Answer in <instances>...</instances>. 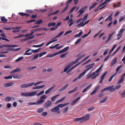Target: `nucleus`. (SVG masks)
Instances as JSON below:
<instances>
[{"instance_id":"nucleus-2","label":"nucleus","mask_w":125,"mask_h":125,"mask_svg":"<svg viewBox=\"0 0 125 125\" xmlns=\"http://www.w3.org/2000/svg\"><path fill=\"white\" fill-rule=\"evenodd\" d=\"M34 83H24L21 85L20 87L22 88L29 87L33 86Z\"/></svg>"},{"instance_id":"nucleus-39","label":"nucleus","mask_w":125,"mask_h":125,"mask_svg":"<svg viewBox=\"0 0 125 125\" xmlns=\"http://www.w3.org/2000/svg\"><path fill=\"white\" fill-rule=\"evenodd\" d=\"M21 95L22 96H29V93H23L21 94Z\"/></svg>"},{"instance_id":"nucleus-42","label":"nucleus","mask_w":125,"mask_h":125,"mask_svg":"<svg viewBox=\"0 0 125 125\" xmlns=\"http://www.w3.org/2000/svg\"><path fill=\"white\" fill-rule=\"evenodd\" d=\"M1 20L3 22H6L8 21L4 17H2L1 18Z\"/></svg>"},{"instance_id":"nucleus-41","label":"nucleus","mask_w":125,"mask_h":125,"mask_svg":"<svg viewBox=\"0 0 125 125\" xmlns=\"http://www.w3.org/2000/svg\"><path fill=\"white\" fill-rule=\"evenodd\" d=\"M70 65H67L64 69L63 70V72H65L67 71L69 68L70 67Z\"/></svg>"},{"instance_id":"nucleus-17","label":"nucleus","mask_w":125,"mask_h":125,"mask_svg":"<svg viewBox=\"0 0 125 125\" xmlns=\"http://www.w3.org/2000/svg\"><path fill=\"white\" fill-rule=\"evenodd\" d=\"M69 104V103H64V104H59L58 105V106L59 108H62L64 106H65L68 105Z\"/></svg>"},{"instance_id":"nucleus-5","label":"nucleus","mask_w":125,"mask_h":125,"mask_svg":"<svg viewBox=\"0 0 125 125\" xmlns=\"http://www.w3.org/2000/svg\"><path fill=\"white\" fill-rule=\"evenodd\" d=\"M107 73V72H106L104 73L100 77V80L99 81V83H103V80L106 74Z\"/></svg>"},{"instance_id":"nucleus-43","label":"nucleus","mask_w":125,"mask_h":125,"mask_svg":"<svg viewBox=\"0 0 125 125\" xmlns=\"http://www.w3.org/2000/svg\"><path fill=\"white\" fill-rule=\"evenodd\" d=\"M43 110L44 109L43 108H40L38 110H37V111L38 113H40L43 111Z\"/></svg>"},{"instance_id":"nucleus-15","label":"nucleus","mask_w":125,"mask_h":125,"mask_svg":"<svg viewBox=\"0 0 125 125\" xmlns=\"http://www.w3.org/2000/svg\"><path fill=\"white\" fill-rule=\"evenodd\" d=\"M52 102L50 100L47 101L45 104V106L46 107H48L50 106Z\"/></svg>"},{"instance_id":"nucleus-38","label":"nucleus","mask_w":125,"mask_h":125,"mask_svg":"<svg viewBox=\"0 0 125 125\" xmlns=\"http://www.w3.org/2000/svg\"><path fill=\"white\" fill-rule=\"evenodd\" d=\"M24 59V57L23 56L22 57H19L18 59L16 60L15 61L16 62H18L21 60L22 59Z\"/></svg>"},{"instance_id":"nucleus-22","label":"nucleus","mask_w":125,"mask_h":125,"mask_svg":"<svg viewBox=\"0 0 125 125\" xmlns=\"http://www.w3.org/2000/svg\"><path fill=\"white\" fill-rule=\"evenodd\" d=\"M103 66V64L101 65V66L94 72L95 73V74L96 73H98L101 70H102Z\"/></svg>"},{"instance_id":"nucleus-59","label":"nucleus","mask_w":125,"mask_h":125,"mask_svg":"<svg viewBox=\"0 0 125 125\" xmlns=\"http://www.w3.org/2000/svg\"><path fill=\"white\" fill-rule=\"evenodd\" d=\"M4 47H5L8 48H11V45L10 44H5L4 45Z\"/></svg>"},{"instance_id":"nucleus-24","label":"nucleus","mask_w":125,"mask_h":125,"mask_svg":"<svg viewBox=\"0 0 125 125\" xmlns=\"http://www.w3.org/2000/svg\"><path fill=\"white\" fill-rule=\"evenodd\" d=\"M69 85L68 84H67L66 85L63 86L62 88L60 89V90L61 91H63L65 89H66L68 87Z\"/></svg>"},{"instance_id":"nucleus-13","label":"nucleus","mask_w":125,"mask_h":125,"mask_svg":"<svg viewBox=\"0 0 125 125\" xmlns=\"http://www.w3.org/2000/svg\"><path fill=\"white\" fill-rule=\"evenodd\" d=\"M114 33H112L111 34H109V37L106 41H105V43H106L108 42L111 40L112 38V36L113 35Z\"/></svg>"},{"instance_id":"nucleus-61","label":"nucleus","mask_w":125,"mask_h":125,"mask_svg":"<svg viewBox=\"0 0 125 125\" xmlns=\"http://www.w3.org/2000/svg\"><path fill=\"white\" fill-rule=\"evenodd\" d=\"M12 31V32L13 33H17L19 32L20 31L18 29H15Z\"/></svg>"},{"instance_id":"nucleus-6","label":"nucleus","mask_w":125,"mask_h":125,"mask_svg":"<svg viewBox=\"0 0 125 125\" xmlns=\"http://www.w3.org/2000/svg\"><path fill=\"white\" fill-rule=\"evenodd\" d=\"M90 117L89 114H87L85 115L83 117H82V122H83L88 120Z\"/></svg>"},{"instance_id":"nucleus-33","label":"nucleus","mask_w":125,"mask_h":125,"mask_svg":"<svg viewBox=\"0 0 125 125\" xmlns=\"http://www.w3.org/2000/svg\"><path fill=\"white\" fill-rule=\"evenodd\" d=\"M88 15L87 14L85 16L83 17V18L82 19V21L84 22L86 20L87 18V17Z\"/></svg>"},{"instance_id":"nucleus-63","label":"nucleus","mask_w":125,"mask_h":125,"mask_svg":"<svg viewBox=\"0 0 125 125\" xmlns=\"http://www.w3.org/2000/svg\"><path fill=\"white\" fill-rule=\"evenodd\" d=\"M39 56V54H37L36 55H35L33 57V60H35L36 59H37Z\"/></svg>"},{"instance_id":"nucleus-35","label":"nucleus","mask_w":125,"mask_h":125,"mask_svg":"<svg viewBox=\"0 0 125 125\" xmlns=\"http://www.w3.org/2000/svg\"><path fill=\"white\" fill-rule=\"evenodd\" d=\"M97 3H95L93 4L92 5L91 7L89 9V10H90L91 9H93L96 5Z\"/></svg>"},{"instance_id":"nucleus-11","label":"nucleus","mask_w":125,"mask_h":125,"mask_svg":"<svg viewBox=\"0 0 125 125\" xmlns=\"http://www.w3.org/2000/svg\"><path fill=\"white\" fill-rule=\"evenodd\" d=\"M69 48V46H67L64 48L63 49L60 50V51H59L60 54L62 53H63L66 51H67L68 50Z\"/></svg>"},{"instance_id":"nucleus-58","label":"nucleus","mask_w":125,"mask_h":125,"mask_svg":"<svg viewBox=\"0 0 125 125\" xmlns=\"http://www.w3.org/2000/svg\"><path fill=\"white\" fill-rule=\"evenodd\" d=\"M109 87H106L105 88H104L101 91V92H103L104 91L107 90H109Z\"/></svg>"},{"instance_id":"nucleus-57","label":"nucleus","mask_w":125,"mask_h":125,"mask_svg":"<svg viewBox=\"0 0 125 125\" xmlns=\"http://www.w3.org/2000/svg\"><path fill=\"white\" fill-rule=\"evenodd\" d=\"M115 74H114L112 75L109 79L108 81L109 82H110L112 80L113 78L115 76Z\"/></svg>"},{"instance_id":"nucleus-52","label":"nucleus","mask_w":125,"mask_h":125,"mask_svg":"<svg viewBox=\"0 0 125 125\" xmlns=\"http://www.w3.org/2000/svg\"><path fill=\"white\" fill-rule=\"evenodd\" d=\"M13 28H14V27H4L3 28V29L6 30H10L11 29L13 30Z\"/></svg>"},{"instance_id":"nucleus-36","label":"nucleus","mask_w":125,"mask_h":125,"mask_svg":"<svg viewBox=\"0 0 125 125\" xmlns=\"http://www.w3.org/2000/svg\"><path fill=\"white\" fill-rule=\"evenodd\" d=\"M13 78H14L20 79V78L19 77V75L18 74H13L12 75Z\"/></svg>"},{"instance_id":"nucleus-60","label":"nucleus","mask_w":125,"mask_h":125,"mask_svg":"<svg viewBox=\"0 0 125 125\" xmlns=\"http://www.w3.org/2000/svg\"><path fill=\"white\" fill-rule=\"evenodd\" d=\"M81 40V38H80L78 39L75 42V44H77L79 43Z\"/></svg>"},{"instance_id":"nucleus-12","label":"nucleus","mask_w":125,"mask_h":125,"mask_svg":"<svg viewBox=\"0 0 125 125\" xmlns=\"http://www.w3.org/2000/svg\"><path fill=\"white\" fill-rule=\"evenodd\" d=\"M13 84V82H11L6 83L4 85V86L5 87H7L12 86Z\"/></svg>"},{"instance_id":"nucleus-9","label":"nucleus","mask_w":125,"mask_h":125,"mask_svg":"<svg viewBox=\"0 0 125 125\" xmlns=\"http://www.w3.org/2000/svg\"><path fill=\"white\" fill-rule=\"evenodd\" d=\"M113 15V13H110L108 15V16L107 19H106L105 20V21H112V16Z\"/></svg>"},{"instance_id":"nucleus-49","label":"nucleus","mask_w":125,"mask_h":125,"mask_svg":"<svg viewBox=\"0 0 125 125\" xmlns=\"http://www.w3.org/2000/svg\"><path fill=\"white\" fill-rule=\"evenodd\" d=\"M124 79V78H123L121 77V78L119 80L117 84H119L121 83L123 81Z\"/></svg>"},{"instance_id":"nucleus-48","label":"nucleus","mask_w":125,"mask_h":125,"mask_svg":"<svg viewBox=\"0 0 125 125\" xmlns=\"http://www.w3.org/2000/svg\"><path fill=\"white\" fill-rule=\"evenodd\" d=\"M85 56V54H83L81 55L77 59L79 61L83 57Z\"/></svg>"},{"instance_id":"nucleus-56","label":"nucleus","mask_w":125,"mask_h":125,"mask_svg":"<svg viewBox=\"0 0 125 125\" xmlns=\"http://www.w3.org/2000/svg\"><path fill=\"white\" fill-rule=\"evenodd\" d=\"M72 32V31L71 30H69L66 31L64 34V35L65 36Z\"/></svg>"},{"instance_id":"nucleus-18","label":"nucleus","mask_w":125,"mask_h":125,"mask_svg":"<svg viewBox=\"0 0 125 125\" xmlns=\"http://www.w3.org/2000/svg\"><path fill=\"white\" fill-rule=\"evenodd\" d=\"M68 23H70L68 25L69 27H70L74 23V22L73 21V20L72 19H71L69 20L68 21Z\"/></svg>"},{"instance_id":"nucleus-64","label":"nucleus","mask_w":125,"mask_h":125,"mask_svg":"<svg viewBox=\"0 0 125 125\" xmlns=\"http://www.w3.org/2000/svg\"><path fill=\"white\" fill-rule=\"evenodd\" d=\"M121 96L123 97H125V90L121 94Z\"/></svg>"},{"instance_id":"nucleus-26","label":"nucleus","mask_w":125,"mask_h":125,"mask_svg":"<svg viewBox=\"0 0 125 125\" xmlns=\"http://www.w3.org/2000/svg\"><path fill=\"white\" fill-rule=\"evenodd\" d=\"M56 24V23L54 22H51L48 24V26L50 27L51 26H54Z\"/></svg>"},{"instance_id":"nucleus-28","label":"nucleus","mask_w":125,"mask_h":125,"mask_svg":"<svg viewBox=\"0 0 125 125\" xmlns=\"http://www.w3.org/2000/svg\"><path fill=\"white\" fill-rule=\"evenodd\" d=\"M45 101V100H43L42 99H41L38 101H37L36 102L37 104H38L42 103Z\"/></svg>"},{"instance_id":"nucleus-37","label":"nucleus","mask_w":125,"mask_h":125,"mask_svg":"<svg viewBox=\"0 0 125 125\" xmlns=\"http://www.w3.org/2000/svg\"><path fill=\"white\" fill-rule=\"evenodd\" d=\"M41 49V48H40L38 49H36V50H31V52L33 53H35L36 52H38L39 51H40Z\"/></svg>"},{"instance_id":"nucleus-32","label":"nucleus","mask_w":125,"mask_h":125,"mask_svg":"<svg viewBox=\"0 0 125 125\" xmlns=\"http://www.w3.org/2000/svg\"><path fill=\"white\" fill-rule=\"evenodd\" d=\"M43 22L42 20L41 19L39 20L36 21L35 23L36 24H39L42 23Z\"/></svg>"},{"instance_id":"nucleus-44","label":"nucleus","mask_w":125,"mask_h":125,"mask_svg":"<svg viewBox=\"0 0 125 125\" xmlns=\"http://www.w3.org/2000/svg\"><path fill=\"white\" fill-rule=\"evenodd\" d=\"M123 66V65H122L118 67H117V68H116V72L117 73L120 70L121 68Z\"/></svg>"},{"instance_id":"nucleus-8","label":"nucleus","mask_w":125,"mask_h":125,"mask_svg":"<svg viewBox=\"0 0 125 125\" xmlns=\"http://www.w3.org/2000/svg\"><path fill=\"white\" fill-rule=\"evenodd\" d=\"M60 54V53L59 52H58L54 53L52 54H48L46 56V57L51 58L55 56Z\"/></svg>"},{"instance_id":"nucleus-54","label":"nucleus","mask_w":125,"mask_h":125,"mask_svg":"<svg viewBox=\"0 0 125 125\" xmlns=\"http://www.w3.org/2000/svg\"><path fill=\"white\" fill-rule=\"evenodd\" d=\"M28 104L30 105H37V103L36 102H29L28 103Z\"/></svg>"},{"instance_id":"nucleus-62","label":"nucleus","mask_w":125,"mask_h":125,"mask_svg":"<svg viewBox=\"0 0 125 125\" xmlns=\"http://www.w3.org/2000/svg\"><path fill=\"white\" fill-rule=\"evenodd\" d=\"M46 98V97L45 95H42L40 99L43 100V99H45Z\"/></svg>"},{"instance_id":"nucleus-16","label":"nucleus","mask_w":125,"mask_h":125,"mask_svg":"<svg viewBox=\"0 0 125 125\" xmlns=\"http://www.w3.org/2000/svg\"><path fill=\"white\" fill-rule=\"evenodd\" d=\"M59 110V108L58 106H56L53 108L51 109V111L53 112H57Z\"/></svg>"},{"instance_id":"nucleus-53","label":"nucleus","mask_w":125,"mask_h":125,"mask_svg":"<svg viewBox=\"0 0 125 125\" xmlns=\"http://www.w3.org/2000/svg\"><path fill=\"white\" fill-rule=\"evenodd\" d=\"M79 61L77 59H76L75 60L72 62H71V64H75L77 62H78Z\"/></svg>"},{"instance_id":"nucleus-29","label":"nucleus","mask_w":125,"mask_h":125,"mask_svg":"<svg viewBox=\"0 0 125 125\" xmlns=\"http://www.w3.org/2000/svg\"><path fill=\"white\" fill-rule=\"evenodd\" d=\"M108 87H109V90H110V92H113L115 91V87H113V86H110Z\"/></svg>"},{"instance_id":"nucleus-1","label":"nucleus","mask_w":125,"mask_h":125,"mask_svg":"<svg viewBox=\"0 0 125 125\" xmlns=\"http://www.w3.org/2000/svg\"><path fill=\"white\" fill-rule=\"evenodd\" d=\"M113 0H105L104 2L101 3L99 6V10H101L105 7L107 5V2Z\"/></svg>"},{"instance_id":"nucleus-3","label":"nucleus","mask_w":125,"mask_h":125,"mask_svg":"<svg viewBox=\"0 0 125 125\" xmlns=\"http://www.w3.org/2000/svg\"><path fill=\"white\" fill-rule=\"evenodd\" d=\"M95 64V63H92L91 64H90L88 65H87L85 67V68H87L85 70L86 71V72H87L88 71H89V70H90L91 69L93 68V66Z\"/></svg>"},{"instance_id":"nucleus-23","label":"nucleus","mask_w":125,"mask_h":125,"mask_svg":"<svg viewBox=\"0 0 125 125\" xmlns=\"http://www.w3.org/2000/svg\"><path fill=\"white\" fill-rule=\"evenodd\" d=\"M86 73V72L85 70L83 72L79 75V76H78V78L79 79L81 78Z\"/></svg>"},{"instance_id":"nucleus-7","label":"nucleus","mask_w":125,"mask_h":125,"mask_svg":"<svg viewBox=\"0 0 125 125\" xmlns=\"http://www.w3.org/2000/svg\"><path fill=\"white\" fill-rule=\"evenodd\" d=\"M84 7L82 8L81 9H80L77 12V13H79V14L78 15L77 17L78 18L80 17L82 14H83L84 12V11L83 10L84 8Z\"/></svg>"},{"instance_id":"nucleus-50","label":"nucleus","mask_w":125,"mask_h":125,"mask_svg":"<svg viewBox=\"0 0 125 125\" xmlns=\"http://www.w3.org/2000/svg\"><path fill=\"white\" fill-rule=\"evenodd\" d=\"M76 6L73 7L71 9V10L69 12V13H71L76 8Z\"/></svg>"},{"instance_id":"nucleus-20","label":"nucleus","mask_w":125,"mask_h":125,"mask_svg":"<svg viewBox=\"0 0 125 125\" xmlns=\"http://www.w3.org/2000/svg\"><path fill=\"white\" fill-rule=\"evenodd\" d=\"M31 50V49H29L25 52V53L24 54V55H30L32 54L31 52L28 53V52L30 51Z\"/></svg>"},{"instance_id":"nucleus-4","label":"nucleus","mask_w":125,"mask_h":125,"mask_svg":"<svg viewBox=\"0 0 125 125\" xmlns=\"http://www.w3.org/2000/svg\"><path fill=\"white\" fill-rule=\"evenodd\" d=\"M125 30V29H122L120 30L118 32V33L117 35V36L118 38L117 39V40H119L121 37H122L121 35L122 34L123 32Z\"/></svg>"},{"instance_id":"nucleus-40","label":"nucleus","mask_w":125,"mask_h":125,"mask_svg":"<svg viewBox=\"0 0 125 125\" xmlns=\"http://www.w3.org/2000/svg\"><path fill=\"white\" fill-rule=\"evenodd\" d=\"M11 98L10 97H7L5 98V100L7 102H9L11 99Z\"/></svg>"},{"instance_id":"nucleus-46","label":"nucleus","mask_w":125,"mask_h":125,"mask_svg":"<svg viewBox=\"0 0 125 125\" xmlns=\"http://www.w3.org/2000/svg\"><path fill=\"white\" fill-rule=\"evenodd\" d=\"M81 120V122H82V117L76 118L74 119V121L75 122H76Z\"/></svg>"},{"instance_id":"nucleus-30","label":"nucleus","mask_w":125,"mask_h":125,"mask_svg":"<svg viewBox=\"0 0 125 125\" xmlns=\"http://www.w3.org/2000/svg\"><path fill=\"white\" fill-rule=\"evenodd\" d=\"M60 95V94H58V95H56L53 97H52L51 98V100L53 102L54 101L56 98L58 97Z\"/></svg>"},{"instance_id":"nucleus-14","label":"nucleus","mask_w":125,"mask_h":125,"mask_svg":"<svg viewBox=\"0 0 125 125\" xmlns=\"http://www.w3.org/2000/svg\"><path fill=\"white\" fill-rule=\"evenodd\" d=\"M81 63V62H79L78 63H77V64H76L74 66H73L66 73H68L71 70H72L73 69L75 68H76V67L77 66H78Z\"/></svg>"},{"instance_id":"nucleus-27","label":"nucleus","mask_w":125,"mask_h":125,"mask_svg":"<svg viewBox=\"0 0 125 125\" xmlns=\"http://www.w3.org/2000/svg\"><path fill=\"white\" fill-rule=\"evenodd\" d=\"M21 71V69L19 68H17L16 69L13 70L11 72V73H13L18 72H20Z\"/></svg>"},{"instance_id":"nucleus-47","label":"nucleus","mask_w":125,"mask_h":125,"mask_svg":"<svg viewBox=\"0 0 125 125\" xmlns=\"http://www.w3.org/2000/svg\"><path fill=\"white\" fill-rule=\"evenodd\" d=\"M42 31L41 28H38L35 29L31 30V31H34V32H36L37 31Z\"/></svg>"},{"instance_id":"nucleus-21","label":"nucleus","mask_w":125,"mask_h":125,"mask_svg":"<svg viewBox=\"0 0 125 125\" xmlns=\"http://www.w3.org/2000/svg\"><path fill=\"white\" fill-rule=\"evenodd\" d=\"M117 58L116 57L113 60L112 62H111V65L110 66H111L115 64L117 62Z\"/></svg>"},{"instance_id":"nucleus-34","label":"nucleus","mask_w":125,"mask_h":125,"mask_svg":"<svg viewBox=\"0 0 125 125\" xmlns=\"http://www.w3.org/2000/svg\"><path fill=\"white\" fill-rule=\"evenodd\" d=\"M83 33V31H81V32H80L78 34H75L74 35V37H79L81 36L82 35Z\"/></svg>"},{"instance_id":"nucleus-45","label":"nucleus","mask_w":125,"mask_h":125,"mask_svg":"<svg viewBox=\"0 0 125 125\" xmlns=\"http://www.w3.org/2000/svg\"><path fill=\"white\" fill-rule=\"evenodd\" d=\"M107 98L106 97H105L103 99L101 100L100 102L101 103H104L107 100Z\"/></svg>"},{"instance_id":"nucleus-51","label":"nucleus","mask_w":125,"mask_h":125,"mask_svg":"<svg viewBox=\"0 0 125 125\" xmlns=\"http://www.w3.org/2000/svg\"><path fill=\"white\" fill-rule=\"evenodd\" d=\"M44 91H42L40 92L38 94H37V96H39L40 95L43 94L44 93Z\"/></svg>"},{"instance_id":"nucleus-10","label":"nucleus","mask_w":125,"mask_h":125,"mask_svg":"<svg viewBox=\"0 0 125 125\" xmlns=\"http://www.w3.org/2000/svg\"><path fill=\"white\" fill-rule=\"evenodd\" d=\"M55 85L51 87L50 88L46 90L45 93V94H48L55 87Z\"/></svg>"},{"instance_id":"nucleus-55","label":"nucleus","mask_w":125,"mask_h":125,"mask_svg":"<svg viewBox=\"0 0 125 125\" xmlns=\"http://www.w3.org/2000/svg\"><path fill=\"white\" fill-rule=\"evenodd\" d=\"M68 54V53H66L60 56V57L61 58H63L66 57V55Z\"/></svg>"},{"instance_id":"nucleus-19","label":"nucleus","mask_w":125,"mask_h":125,"mask_svg":"<svg viewBox=\"0 0 125 125\" xmlns=\"http://www.w3.org/2000/svg\"><path fill=\"white\" fill-rule=\"evenodd\" d=\"M37 92H36L29 93V96H35L37 94Z\"/></svg>"},{"instance_id":"nucleus-25","label":"nucleus","mask_w":125,"mask_h":125,"mask_svg":"<svg viewBox=\"0 0 125 125\" xmlns=\"http://www.w3.org/2000/svg\"><path fill=\"white\" fill-rule=\"evenodd\" d=\"M92 84H91L90 85L88 86L87 87L85 88L82 91L83 93H84L85 92L87 91L88 89H89L92 86Z\"/></svg>"},{"instance_id":"nucleus-31","label":"nucleus","mask_w":125,"mask_h":125,"mask_svg":"<svg viewBox=\"0 0 125 125\" xmlns=\"http://www.w3.org/2000/svg\"><path fill=\"white\" fill-rule=\"evenodd\" d=\"M65 97H63L61 98L60 99L58 100L56 103V104H58L62 102L65 99Z\"/></svg>"}]
</instances>
